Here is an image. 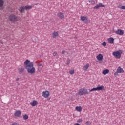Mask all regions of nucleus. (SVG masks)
<instances>
[{
    "mask_svg": "<svg viewBox=\"0 0 125 125\" xmlns=\"http://www.w3.org/2000/svg\"><path fill=\"white\" fill-rule=\"evenodd\" d=\"M24 64L25 65V68L26 69L28 73L32 74V63H31V62L29 61V60H26Z\"/></svg>",
    "mask_w": 125,
    "mask_h": 125,
    "instance_id": "obj_1",
    "label": "nucleus"
},
{
    "mask_svg": "<svg viewBox=\"0 0 125 125\" xmlns=\"http://www.w3.org/2000/svg\"><path fill=\"white\" fill-rule=\"evenodd\" d=\"M8 19L11 22H17L18 21V17L16 15L12 14L9 16Z\"/></svg>",
    "mask_w": 125,
    "mask_h": 125,
    "instance_id": "obj_2",
    "label": "nucleus"
},
{
    "mask_svg": "<svg viewBox=\"0 0 125 125\" xmlns=\"http://www.w3.org/2000/svg\"><path fill=\"white\" fill-rule=\"evenodd\" d=\"M78 94L79 95H83L84 94H89V92L87 91V89L83 88L79 90Z\"/></svg>",
    "mask_w": 125,
    "mask_h": 125,
    "instance_id": "obj_3",
    "label": "nucleus"
},
{
    "mask_svg": "<svg viewBox=\"0 0 125 125\" xmlns=\"http://www.w3.org/2000/svg\"><path fill=\"white\" fill-rule=\"evenodd\" d=\"M122 53H123V52H122V50H119L117 51L113 52L112 53V55L114 57H116V58H121Z\"/></svg>",
    "mask_w": 125,
    "mask_h": 125,
    "instance_id": "obj_4",
    "label": "nucleus"
},
{
    "mask_svg": "<svg viewBox=\"0 0 125 125\" xmlns=\"http://www.w3.org/2000/svg\"><path fill=\"white\" fill-rule=\"evenodd\" d=\"M32 8V6H21L20 7L19 10L21 13L24 12V10H28V9H31Z\"/></svg>",
    "mask_w": 125,
    "mask_h": 125,
    "instance_id": "obj_5",
    "label": "nucleus"
},
{
    "mask_svg": "<svg viewBox=\"0 0 125 125\" xmlns=\"http://www.w3.org/2000/svg\"><path fill=\"white\" fill-rule=\"evenodd\" d=\"M124 72H125V71H124V69H123V68H122L121 67H118L116 71L114 73V75L115 77H117L118 74L124 73Z\"/></svg>",
    "mask_w": 125,
    "mask_h": 125,
    "instance_id": "obj_6",
    "label": "nucleus"
},
{
    "mask_svg": "<svg viewBox=\"0 0 125 125\" xmlns=\"http://www.w3.org/2000/svg\"><path fill=\"white\" fill-rule=\"evenodd\" d=\"M81 20H82V21H83V22H84L85 24H87V23H89L90 22V21L88 20L87 17L85 16H81Z\"/></svg>",
    "mask_w": 125,
    "mask_h": 125,
    "instance_id": "obj_7",
    "label": "nucleus"
},
{
    "mask_svg": "<svg viewBox=\"0 0 125 125\" xmlns=\"http://www.w3.org/2000/svg\"><path fill=\"white\" fill-rule=\"evenodd\" d=\"M49 91H44L42 92V96H43V97H44L45 98H47V97L49 96Z\"/></svg>",
    "mask_w": 125,
    "mask_h": 125,
    "instance_id": "obj_8",
    "label": "nucleus"
},
{
    "mask_svg": "<svg viewBox=\"0 0 125 125\" xmlns=\"http://www.w3.org/2000/svg\"><path fill=\"white\" fill-rule=\"evenodd\" d=\"M57 16L60 18V19H64L65 18V16H64V13L60 12L57 14Z\"/></svg>",
    "mask_w": 125,
    "mask_h": 125,
    "instance_id": "obj_9",
    "label": "nucleus"
},
{
    "mask_svg": "<svg viewBox=\"0 0 125 125\" xmlns=\"http://www.w3.org/2000/svg\"><path fill=\"white\" fill-rule=\"evenodd\" d=\"M100 7H105V5H103L102 3H100L94 7V9H98Z\"/></svg>",
    "mask_w": 125,
    "mask_h": 125,
    "instance_id": "obj_10",
    "label": "nucleus"
},
{
    "mask_svg": "<svg viewBox=\"0 0 125 125\" xmlns=\"http://www.w3.org/2000/svg\"><path fill=\"white\" fill-rule=\"evenodd\" d=\"M115 34H117V35H120V36H123V35H124V30L118 29L115 31Z\"/></svg>",
    "mask_w": 125,
    "mask_h": 125,
    "instance_id": "obj_11",
    "label": "nucleus"
},
{
    "mask_svg": "<svg viewBox=\"0 0 125 125\" xmlns=\"http://www.w3.org/2000/svg\"><path fill=\"white\" fill-rule=\"evenodd\" d=\"M21 114H22V113L21 112V111H20V110H16L15 112L14 116H15V117H20V116H21Z\"/></svg>",
    "mask_w": 125,
    "mask_h": 125,
    "instance_id": "obj_12",
    "label": "nucleus"
},
{
    "mask_svg": "<svg viewBox=\"0 0 125 125\" xmlns=\"http://www.w3.org/2000/svg\"><path fill=\"white\" fill-rule=\"evenodd\" d=\"M96 58L99 60V61H101V60L103 59V56L102 54H99L98 56H97Z\"/></svg>",
    "mask_w": 125,
    "mask_h": 125,
    "instance_id": "obj_13",
    "label": "nucleus"
},
{
    "mask_svg": "<svg viewBox=\"0 0 125 125\" xmlns=\"http://www.w3.org/2000/svg\"><path fill=\"white\" fill-rule=\"evenodd\" d=\"M108 42L109 43H110L111 44H113L114 43V38L112 37H110L108 39Z\"/></svg>",
    "mask_w": 125,
    "mask_h": 125,
    "instance_id": "obj_14",
    "label": "nucleus"
},
{
    "mask_svg": "<svg viewBox=\"0 0 125 125\" xmlns=\"http://www.w3.org/2000/svg\"><path fill=\"white\" fill-rule=\"evenodd\" d=\"M3 3H4L3 0H0V9L1 10L3 9Z\"/></svg>",
    "mask_w": 125,
    "mask_h": 125,
    "instance_id": "obj_15",
    "label": "nucleus"
},
{
    "mask_svg": "<svg viewBox=\"0 0 125 125\" xmlns=\"http://www.w3.org/2000/svg\"><path fill=\"white\" fill-rule=\"evenodd\" d=\"M104 89V86H98L97 87V91H100V90H103Z\"/></svg>",
    "mask_w": 125,
    "mask_h": 125,
    "instance_id": "obj_16",
    "label": "nucleus"
},
{
    "mask_svg": "<svg viewBox=\"0 0 125 125\" xmlns=\"http://www.w3.org/2000/svg\"><path fill=\"white\" fill-rule=\"evenodd\" d=\"M90 66L89 64L87 63L86 65H84L83 68L84 71H87V69H88L89 67Z\"/></svg>",
    "mask_w": 125,
    "mask_h": 125,
    "instance_id": "obj_17",
    "label": "nucleus"
},
{
    "mask_svg": "<svg viewBox=\"0 0 125 125\" xmlns=\"http://www.w3.org/2000/svg\"><path fill=\"white\" fill-rule=\"evenodd\" d=\"M18 70L19 71V74H21V73H23L24 72V70H25V68L21 67V68H18Z\"/></svg>",
    "mask_w": 125,
    "mask_h": 125,
    "instance_id": "obj_18",
    "label": "nucleus"
},
{
    "mask_svg": "<svg viewBox=\"0 0 125 125\" xmlns=\"http://www.w3.org/2000/svg\"><path fill=\"white\" fill-rule=\"evenodd\" d=\"M37 104H38V101H37L36 100H34L32 101V107H35V106H36V105H37Z\"/></svg>",
    "mask_w": 125,
    "mask_h": 125,
    "instance_id": "obj_19",
    "label": "nucleus"
},
{
    "mask_svg": "<svg viewBox=\"0 0 125 125\" xmlns=\"http://www.w3.org/2000/svg\"><path fill=\"white\" fill-rule=\"evenodd\" d=\"M75 109L78 112H82V108L81 106H76Z\"/></svg>",
    "mask_w": 125,
    "mask_h": 125,
    "instance_id": "obj_20",
    "label": "nucleus"
},
{
    "mask_svg": "<svg viewBox=\"0 0 125 125\" xmlns=\"http://www.w3.org/2000/svg\"><path fill=\"white\" fill-rule=\"evenodd\" d=\"M53 38H56L58 36V32L55 31L52 33Z\"/></svg>",
    "mask_w": 125,
    "mask_h": 125,
    "instance_id": "obj_21",
    "label": "nucleus"
},
{
    "mask_svg": "<svg viewBox=\"0 0 125 125\" xmlns=\"http://www.w3.org/2000/svg\"><path fill=\"white\" fill-rule=\"evenodd\" d=\"M109 73V69H105L103 71V75H107Z\"/></svg>",
    "mask_w": 125,
    "mask_h": 125,
    "instance_id": "obj_22",
    "label": "nucleus"
},
{
    "mask_svg": "<svg viewBox=\"0 0 125 125\" xmlns=\"http://www.w3.org/2000/svg\"><path fill=\"white\" fill-rule=\"evenodd\" d=\"M28 115L24 114L23 115V120H28Z\"/></svg>",
    "mask_w": 125,
    "mask_h": 125,
    "instance_id": "obj_23",
    "label": "nucleus"
},
{
    "mask_svg": "<svg viewBox=\"0 0 125 125\" xmlns=\"http://www.w3.org/2000/svg\"><path fill=\"white\" fill-rule=\"evenodd\" d=\"M92 91H97V87L93 88L92 89L89 90L90 92H91Z\"/></svg>",
    "mask_w": 125,
    "mask_h": 125,
    "instance_id": "obj_24",
    "label": "nucleus"
},
{
    "mask_svg": "<svg viewBox=\"0 0 125 125\" xmlns=\"http://www.w3.org/2000/svg\"><path fill=\"white\" fill-rule=\"evenodd\" d=\"M32 74H34L36 72V70H35V68L33 67V64L32 65Z\"/></svg>",
    "mask_w": 125,
    "mask_h": 125,
    "instance_id": "obj_25",
    "label": "nucleus"
},
{
    "mask_svg": "<svg viewBox=\"0 0 125 125\" xmlns=\"http://www.w3.org/2000/svg\"><path fill=\"white\" fill-rule=\"evenodd\" d=\"M69 74H70V75H74V74H75V71H74V70H70V71H69Z\"/></svg>",
    "mask_w": 125,
    "mask_h": 125,
    "instance_id": "obj_26",
    "label": "nucleus"
},
{
    "mask_svg": "<svg viewBox=\"0 0 125 125\" xmlns=\"http://www.w3.org/2000/svg\"><path fill=\"white\" fill-rule=\"evenodd\" d=\"M85 124L86 125H91V122H90V121H86L85 122Z\"/></svg>",
    "mask_w": 125,
    "mask_h": 125,
    "instance_id": "obj_27",
    "label": "nucleus"
},
{
    "mask_svg": "<svg viewBox=\"0 0 125 125\" xmlns=\"http://www.w3.org/2000/svg\"><path fill=\"white\" fill-rule=\"evenodd\" d=\"M102 45H103V46H107V43H106V42H103L102 43Z\"/></svg>",
    "mask_w": 125,
    "mask_h": 125,
    "instance_id": "obj_28",
    "label": "nucleus"
},
{
    "mask_svg": "<svg viewBox=\"0 0 125 125\" xmlns=\"http://www.w3.org/2000/svg\"><path fill=\"white\" fill-rule=\"evenodd\" d=\"M70 59H68V60H67V62H66V65H70Z\"/></svg>",
    "mask_w": 125,
    "mask_h": 125,
    "instance_id": "obj_29",
    "label": "nucleus"
},
{
    "mask_svg": "<svg viewBox=\"0 0 125 125\" xmlns=\"http://www.w3.org/2000/svg\"><path fill=\"white\" fill-rule=\"evenodd\" d=\"M19 123L17 122H13L11 125H18Z\"/></svg>",
    "mask_w": 125,
    "mask_h": 125,
    "instance_id": "obj_30",
    "label": "nucleus"
},
{
    "mask_svg": "<svg viewBox=\"0 0 125 125\" xmlns=\"http://www.w3.org/2000/svg\"><path fill=\"white\" fill-rule=\"evenodd\" d=\"M89 2H90L92 4L94 3V0H89Z\"/></svg>",
    "mask_w": 125,
    "mask_h": 125,
    "instance_id": "obj_31",
    "label": "nucleus"
},
{
    "mask_svg": "<svg viewBox=\"0 0 125 125\" xmlns=\"http://www.w3.org/2000/svg\"><path fill=\"white\" fill-rule=\"evenodd\" d=\"M57 55V52H54V53H53V56H56Z\"/></svg>",
    "mask_w": 125,
    "mask_h": 125,
    "instance_id": "obj_32",
    "label": "nucleus"
},
{
    "mask_svg": "<svg viewBox=\"0 0 125 125\" xmlns=\"http://www.w3.org/2000/svg\"><path fill=\"white\" fill-rule=\"evenodd\" d=\"M121 9H125V6H122L121 7Z\"/></svg>",
    "mask_w": 125,
    "mask_h": 125,
    "instance_id": "obj_33",
    "label": "nucleus"
},
{
    "mask_svg": "<svg viewBox=\"0 0 125 125\" xmlns=\"http://www.w3.org/2000/svg\"><path fill=\"white\" fill-rule=\"evenodd\" d=\"M38 66H39L40 67H43V66H42V63L38 64Z\"/></svg>",
    "mask_w": 125,
    "mask_h": 125,
    "instance_id": "obj_34",
    "label": "nucleus"
},
{
    "mask_svg": "<svg viewBox=\"0 0 125 125\" xmlns=\"http://www.w3.org/2000/svg\"><path fill=\"white\" fill-rule=\"evenodd\" d=\"M65 52H66V51H62V54H64V53H65Z\"/></svg>",
    "mask_w": 125,
    "mask_h": 125,
    "instance_id": "obj_35",
    "label": "nucleus"
},
{
    "mask_svg": "<svg viewBox=\"0 0 125 125\" xmlns=\"http://www.w3.org/2000/svg\"><path fill=\"white\" fill-rule=\"evenodd\" d=\"M16 81H19V79L18 78L16 79Z\"/></svg>",
    "mask_w": 125,
    "mask_h": 125,
    "instance_id": "obj_36",
    "label": "nucleus"
},
{
    "mask_svg": "<svg viewBox=\"0 0 125 125\" xmlns=\"http://www.w3.org/2000/svg\"><path fill=\"white\" fill-rule=\"evenodd\" d=\"M78 121L79 122H82V119H79Z\"/></svg>",
    "mask_w": 125,
    "mask_h": 125,
    "instance_id": "obj_37",
    "label": "nucleus"
},
{
    "mask_svg": "<svg viewBox=\"0 0 125 125\" xmlns=\"http://www.w3.org/2000/svg\"><path fill=\"white\" fill-rule=\"evenodd\" d=\"M30 105H32V102H30Z\"/></svg>",
    "mask_w": 125,
    "mask_h": 125,
    "instance_id": "obj_38",
    "label": "nucleus"
}]
</instances>
